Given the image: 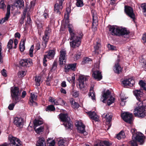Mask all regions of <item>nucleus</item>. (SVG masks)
Instances as JSON below:
<instances>
[{"label":"nucleus","instance_id":"53","mask_svg":"<svg viewBox=\"0 0 146 146\" xmlns=\"http://www.w3.org/2000/svg\"><path fill=\"white\" fill-rule=\"evenodd\" d=\"M91 61V59L88 58H84L82 62V64H84L88 62Z\"/></svg>","mask_w":146,"mask_h":146},{"label":"nucleus","instance_id":"14","mask_svg":"<svg viewBox=\"0 0 146 146\" xmlns=\"http://www.w3.org/2000/svg\"><path fill=\"white\" fill-rule=\"evenodd\" d=\"M9 144L11 146H21L20 140L15 137H9Z\"/></svg>","mask_w":146,"mask_h":146},{"label":"nucleus","instance_id":"45","mask_svg":"<svg viewBox=\"0 0 146 146\" xmlns=\"http://www.w3.org/2000/svg\"><path fill=\"white\" fill-rule=\"evenodd\" d=\"M139 84L144 90L146 91V83H145L143 81L141 80L139 82Z\"/></svg>","mask_w":146,"mask_h":146},{"label":"nucleus","instance_id":"50","mask_svg":"<svg viewBox=\"0 0 146 146\" xmlns=\"http://www.w3.org/2000/svg\"><path fill=\"white\" fill-rule=\"evenodd\" d=\"M72 95L75 98H76L79 96V92L78 91L76 90L73 91L71 93Z\"/></svg>","mask_w":146,"mask_h":146},{"label":"nucleus","instance_id":"49","mask_svg":"<svg viewBox=\"0 0 146 146\" xmlns=\"http://www.w3.org/2000/svg\"><path fill=\"white\" fill-rule=\"evenodd\" d=\"M49 37V35L44 34V35L43 36L42 38V41L48 42V40Z\"/></svg>","mask_w":146,"mask_h":146},{"label":"nucleus","instance_id":"35","mask_svg":"<svg viewBox=\"0 0 146 146\" xmlns=\"http://www.w3.org/2000/svg\"><path fill=\"white\" fill-rule=\"evenodd\" d=\"M25 40H24V39L23 41H21L20 43L19 48L20 50L21 51H23L25 49Z\"/></svg>","mask_w":146,"mask_h":146},{"label":"nucleus","instance_id":"51","mask_svg":"<svg viewBox=\"0 0 146 146\" xmlns=\"http://www.w3.org/2000/svg\"><path fill=\"white\" fill-rule=\"evenodd\" d=\"M6 7V5L3 1H1L0 2V8L3 10L5 9Z\"/></svg>","mask_w":146,"mask_h":146},{"label":"nucleus","instance_id":"57","mask_svg":"<svg viewBox=\"0 0 146 146\" xmlns=\"http://www.w3.org/2000/svg\"><path fill=\"white\" fill-rule=\"evenodd\" d=\"M108 47L109 49L111 50H116L117 49L116 47L115 46L109 44H108Z\"/></svg>","mask_w":146,"mask_h":146},{"label":"nucleus","instance_id":"26","mask_svg":"<svg viewBox=\"0 0 146 146\" xmlns=\"http://www.w3.org/2000/svg\"><path fill=\"white\" fill-rule=\"evenodd\" d=\"M46 143L44 138L43 137H39L36 143V146H46Z\"/></svg>","mask_w":146,"mask_h":146},{"label":"nucleus","instance_id":"40","mask_svg":"<svg viewBox=\"0 0 146 146\" xmlns=\"http://www.w3.org/2000/svg\"><path fill=\"white\" fill-rule=\"evenodd\" d=\"M26 74V72L23 70H21L18 72V75L19 78H22L25 76Z\"/></svg>","mask_w":146,"mask_h":146},{"label":"nucleus","instance_id":"22","mask_svg":"<svg viewBox=\"0 0 146 146\" xmlns=\"http://www.w3.org/2000/svg\"><path fill=\"white\" fill-rule=\"evenodd\" d=\"M88 114L92 120L96 121H98L99 120V117L96 114V112L94 111H90L87 112Z\"/></svg>","mask_w":146,"mask_h":146},{"label":"nucleus","instance_id":"2","mask_svg":"<svg viewBox=\"0 0 146 146\" xmlns=\"http://www.w3.org/2000/svg\"><path fill=\"white\" fill-rule=\"evenodd\" d=\"M68 28L70 35L69 39L71 41L70 42V47L74 48L79 47L81 44L83 35L82 33L80 31H74L72 25L70 24L68 25Z\"/></svg>","mask_w":146,"mask_h":146},{"label":"nucleus","instance_id":"17","mask_svg":"<svg viewBox=\"0 0 146 146\" xmlns=\"http://www.w3.org/2000/svg\"><path fill=\"white\" fill-rule=\"evenodd\" d=\"M13 122L17 126L20 128L22 127L24 124L23 119L21 117H15L13 120Z\"/></svg>","mask_w":146,"mask_h":146},{"label":"nucleus","instance_id":"30","mask_svg":"<svg viewBox=\"0 0 146 146\" xmlns=\"http://www.w3.org/2000/svg\"><path fill=\"white\" fill-rule=\"evenodd\" d=\"M125 135L123 131H121L116 136V138L118 140H120L121 139L124 138L125 137Z\"/></svg>","mask_w":146,"mask_h":146},{"label":"nucleus","instance_id":"4","mask_svg":"<svg viewBox=\"0 0 146 146\" xmlns=\"http://www.w3.org/2000/svg\"><path fill=\"white\" fill-rule=\"evenodd\" d=\"M136 129L134 128H132L131 129V132L133 134L132 136V140L131 141V146L132 143H136L137 141L141 144H143L145 141V137L144 135L140 132L135 133Z\"/></svg>","mask_w":146,"mask_h":146},{"label":"nucleus","instance_id":"62","mask_svg":"<svg viewBox=\"0 0 146 146\" xmlns=\"http://www.w3.org/2000/svg\"><path fill=\"white\" fill-rule=\"evenodd\" d=\"M40 44L39 42H37L36 44V48L37 50L40 49Z\"/></svg>","mask_w":146,"mask_h":146},{"label":"nucleus","instance_id":"1","mask_svg":"<svg viewBox=\"0 0 146 146\" xmlns=\"http://www.w3.org/2000/svg\"><path fill=\"white\" fill-rule=\"evenodd\" d=\"M134 94L139 101L134 111V115L136 117H143L146 115V106L143 105V93L140 90H136L134 91Z\"/></svg>","mask_w":146,"mask_h":146},{"label":"nucleus","instance_id":"5","mask_svg":"<svg viewBox=\"0 0 146 146\" xmlns=\"http://www.w3.org/2000/svg\"><path fill=\"white\" fill-rule=\"evenodd\" d=\"M89 77L83 75H80L77 80V86L81 91H84L85 90L87 81Z\"/></svg>","mask_w":146,"mask_h":146},{"label":"nucleus","instance_id":"11","mask_svg":"<svg viewBox=\"0 0 146 146\" xmlns=\"http://www.w3.org/2000/svg\"><path fill=\"white\" fill-rule=\"evenodd\" d=\"M63 1L64 0H57L54 5V12L58 15H59L60 13V10L63 7L62 4Z\"/></svg>","mask_w":146,"mask_h":146},{"label":"nucleus","instance_id":"10","mask_svg":"<svg viewBox=\"0 0 146 146\" xmlns=\"http://www.w3.org/2000/svg\"><path fill=\"white\" fill-rule=\"evenodd\" d=\"M121 116L124 121L129 123H131L133 120V115L132 113L128 112L122 113Z\"/></svg>","mask_w":146,"mask_h":146},{"label":"nucleus","instance_id":"25","mask_svg":"<svg viewBox=\"0 0 146 146\" xmlns=\"http://www.w3.org/2000/svg\"><path fill=\"white\" fill-rule=\"evenodd\" d=\"M119 61V59L117 60V62L115 64L113 69L115 73L117 74H119L122 71V69L118 63Z\"/></svg>","mask_w":146,"mask_h":146},{"label":"nucleus","instance_id":"16","mask_svg":"<svg viewBox=\"0 0 146 146\" xmlns=\"http://www.w3.org/2000/svg\"><path fill=\"white\" fill-rule=\"evenodd\" d=\"M125 11L126 14L131 18L133 20H134L135 18V15L133 11L132 8L131 7L125 6Z\"/></svg>","mask_w":146,"mask_h":146},{"label":"nucleus","instance_id":"8","mask_svg":"<svg viewBox=\"0 0 146 146\" xmlns=\"http://www.w3.org/2000/svg\"><path fill=\"white\" fill-rule=\"evenodd\" d=\"M11 96L15 104L18 102L20 100L19 96L20 93L19 88L17 87H13L11 89Z\"/></svg>","mask_w":146,"mask_h":146},{"label":"nucleus","instance_id":"7","mask_svg":"<svg viewBox=\"0 0 146 146\" xmlns=\"http://www.w3.org/2000/svg\"><path fill=\"white\" fill-rule=\"evenodd\" d=\"M110 94V91L108 90L104 93L101 98V100L103 103H105L106 100L109 98L107 102V104L108 106H110L113 103L115 100V98L111 96Z\"/></svg>","mask_w":146,"mask_h":146},{"label":"nucleus","instance_id":"20","mask_svg":"<svg viewBox=\"0 0 146 146\" xmlns=\"http://www.w3.org/2000/svg\"><path fill=\"white\" fill-rule=\"evenodd\" d=\"M37 98V95H35L33 93H31V96L29 98V104L32 106H36L37 104L35 102V101L36 100Z\"/></svg>","mask_w":146,"mask_h":146},{"label":"nucleus","instance_id":"28","mask_svg":"<svg viewBox=\"0 0 146 146\" xmlns=\"http://www.w3.org/2000/svg\"><path fill=\"white\" fill-rule=\"evenodd\" d=\"M103 116L106 118L107 122L109 123L111 121L112 115L111 113H108L107 114H104L103 115Z\"/></svg>","mask_w":146,"mask_h":146},{"label":"nucleus","instance_id":"9","mask_svg":"<svg viewBox=\"0 0 146 146\" xmlns=\"http://www.w3.org/2000/svg\"><path fill=\"white\" fill-rule=\"evenodd\" d=\"M46 53H47V54L44 55L43 60V65L44 66H46V62L47 61L46 59L47 58L50 60L53 58L55 54V52L54 50H51L46 52Z\"/></svg>","mask_w":146,"mask_h":146},{"label":"nucleus","instance_id":"41","mask_svg":"<svg viewBox=\"0 0 146 146\" xmlns=\"http://www.w3.org/2000/svg\"><path fill=\"white\" fill-rule=\"evenodd\" d=\"M41 79V77L40 76H38L35 77V81L36 82V86H38L40 85Z\"/></svg>","mask_w":146,"mask_h":146},{"label":"nucleus","instance_id":"47","mask_svg":"<svg viewBox=\"0 0 146 146\" xmlns=\"http://www.w3.org/2000/svg\"><path fill=\"white\" fill-rule=\"evenodd\" d=\"M76 5L78 7H82L83 6L84 4L83 0H76Z\"/></svg>","mask_w":146,"mask_h":146},{"label":"nucleus","instance_id":"33","mask_svg":"<svg viewBox=\"0 0 146 146\" xmlns=\"http://www.w3.org/2000/svg\"><path fill=\"white\" fill-rule=\"evenodd\" d=\"M70 101L73 108L74 109H77L79 108V104L73 99L70 100Z\"/></svg>","mask_w":146,"mask_h":146},{"label":"nucleus","instance_id":"34","mask_svg":"<svg viewBox=\"0 0 146 146\" xmlns=\"http://www.w3.org/2000/svg\"><path fill=\"white\" fill-rule=\"evenodd\" d=\"M43 123V121L41 120L35 119L33 122L34 123V128H36V127L42 124Z\"/></svg>","mask_w":146,"mask_h":146},{"label":"nucleus","instance_id":"55","mask_svg":"<svg viewBox=\"0 0 146 146\" xmlns=\"http://www.w3.org/2000/svg\"><path fill=\"white\" fill-rule=\"evenodd\" d=\"M47 141L48 146H54L55 143L54 140H52L50 142H49L48 139H47Z\"/></svg>","mask_w":146,"mask_h":146},{"label":"nucleus","instance_id":"43","mask_svg":"<svg viewBox=\"0 0 146 146\" xmlns=\"http://www.w3.org/2000/svg\"><path fill=\"white\" fill-rule=\"evenodd\" d=\"M141 7L143 15L146 17V4H142L141 5Z\"/></svg>","mask_w":146,"mask_h":146},{"label":"nucleus","instance_id":"18","mask_svg":"<svg viewBox=\"0 0 146 146\" xmlns=\"http://www.w3.org/2000/svg\"><path fill=\"white\" fill-rule=\"evenodd\" d=\"M92 77L96 80L99 81L102 79V77L101 72L98 70H95L94 69L92 70Z\"/></svg>","mask_w":146,"mask_h":146},{"label":"nucleus","instance_id":"58","mask_svg":"<svg viewBox=\"0 0 146 146\" xmlns=\"http://www.w3.org/2000/svg\"><path fill=\"white\" fill-rule=\"evenodd\" d=\"M1 43L0 42V64L2 63L3 62L2 56L1 55L2 47Z\"/></svg>","mask_w":146,"mask_h":146},{"label":"nucleus","instance_id":"31","mask_svg":"<svg viewBox=\"0 0 146 146\" xmlns=\"http://www.w3.org/2000/svg\"><path fill=\"white\" fill-rule=\"evenodd\" d=\"M44 20H42L41 21L40 20L38 19L36 21V23L37 24V27L38 28L40 29L42 28L44 26V23H43Z\"/></svg>","mask_w":146,"mask_h":146},{"label":"nucleus","instance_id":"23","mask_svg":"<svg viewBox=\"0 0 146 146\" xmlns=\"http://www.w3.org/2000/svg\"><path fill=\"white\" fill-rule=\"evenodd\" d=\"M91 13L93 21L92 25L93 26L96 25H97L98 22L97 13L95 10H93L91 11Z\"/></svg>","mask_w":146,"mask_h":146},{"label":"nucleus","instance_id":"24","mask_svg":"<svg viewBox=\"0 0 146 146\" xmlns=\"http://www.w3.org/2000/svg\"><path fill=\"white\" fill-rule=\"evenodd\" d=\"M76 63L69 64L65 66V72H68L70 70H75Z\"/></svg>","mask_w":146,"mask_h":146},{"label":"nucleus","instance_id":"54","mask_svg":"<svg viewBox=\"0 0 146 146\" xmlns=\"http://www.w3.org/2000/svg\"><path fill=\"white\" fill-rule=\"evenodd\" d=\"M100 47V44L98 42H97L96 45L94 46V48L95 49V51L96 53L97 52L96 50H98Z\"/></svg>","mask_w":146,"mask_h":146},{"label":"nucleus","instance_id":"56","mask_svg":"<svg viewBox=\"0 0 146 146\" xmlns=\"http://www.w3.org/2000/svg\"><path fill=\"white\" fill-rule=\"evenodd\" d=\"M34 46H31L29 50V54L31 57H33V51Z\"/></svg>","mask_w":146,"mask_h":146},{"label":"nucleus","instance_id":"29","mask_svg":"<svg viewBox=\"0 0 146 146\" xmlns=\"http://www.w3.org/2000/svg\"><path fill=\"white\" fill-rule=\"evenodd\" d=\"M94 146H111L109 143L107 141L100 142L95 145Z\"/></svg>","mask_w":146,"mask_h":146},{"label":"nucleus","instance_id":"52","mask_svg":"<svg viewBox=\"0 0 146 146\" xmlns=\"http://www.w3.org/2000/svg\"><path fill=\"white\" fill-rule=\"evenodd\" d=\"M89 96L90 97H91V98L93 100H95V92L93 91L90 92L89 94Z\"/></svg>","mask_w":146,"mask_h":146},{"label":"nucleus","instance_id":"15","mask_svg":"<svg viewBox=\"0 0 146 146\" xmlns=\"http://www.w3.org/2000/svg\"><path fill=\"white\" fill-rule=\"evenodd\" d=\"M20 64L23 67H29L32 65V60L30 58L22 59L20 60Z\"/></svg>","mask_w":146,"mask_h":146},{"label":"nucleus","instance_id":"32","mask_svg":"<svg viewBox=\"0 0 146 146\" xmlns=\"http://www.w3.org/2000/svg\"><path fill=\"white\" fill-rule=\"evenodd\" d=\"M49 101L55 105H58V98L56 99L53 98L52 97H49L48 98Z\"/></svg>","mask_w":146,"mask_h":146},{"label":"nucleus","instance_id":"36","mask_svg":"<svg viewBox=\"0 0 146 146\" xmlns=\"http://www.w3.org/2000/svg\"><path fill=\"white\" fill-rule=\"evenodd\" d=\"M51 25H49L47 27H46L45 30L44 31V34H47L50 35V33L51 32Z\"/></svg>","mask_w":146,"mask_h":146},{"label":"nucleus","instance_id":"6","mask_svg":"<svg viewBox=\"0 0 146 146\" xmlns=\"http://www.w3.org/2000/svg\"><path fill=\"white\" fill-rule=\"evenodd\" d=\"M61 121L64 122L63 125L66 129H71L72 127V123L70 118L67 114L61 113L59 115Z\"/></svg>","mask_w":146,"mask_h":146},{"label":"nucleus","instance_id":"48","mask_svg":"<svg viewBox=\"0 0 146 146\" xmlns=\"http://www.w3.org/2000/svg\"><path fill=\"white\" fill-rule=\"evenodd\" d=\"M58 105L64 106L65 104V102L60 98H58Z\"/></svg>","mask_w":146,"mask_h":146},{"label":"nucleus","instance_id":"3","mask_svg":"<svg viewBox=\"0 0 146 146\" xmlns=\"http://www.w3.org/2000/svg\"><path fill=\"white\" fill-rule=\"evenodd\" d=\"M111 34L113 35L122 36L127 38H129V32L125 28L121 27H118L116 26H111L109 28Z\"/></svg>","mask_w":146,"mask_h":146},{"label":"nucleus","instance_id":"44","mask_svg":"<svg viewBox=\"0 0 146 146\" xmlns=\"http://www.w3.org/2000/svg\"><path fill=\"white\" fill-rule=\"evenodd\" d=\"M13 41L12 39H10L9 40L7 45V48L9 49H11L13 47Z\"/></svg>","mask_w":146,"mask_h":146},{"label":"nucleus","instance_id":"21","mask_svg":"<svg viewBox=\"0 0 146 146\" xmlns=\"http://www.w3.org/2000/svg\"><path fill=\"white\" fill-rule=\"evenodd\" d=\"M10 6L9 5H8L7 7V12L5 16L3 19L0 20V23L3 24L8 20L10 17Z\"/></svg>","mask_w":146,"mask_h":146},{"label":"nucleus","instance_id":"42","mask_svg":"<svg viewBox=\"0 0 146 146\" xmlns=\"http://www.w3.org/2000/svg\"><path fill=\"white\" fill-rule=\"evenodd\" d=\"M66 141L64 139H61L58 141V146H65Z\"/></svg>","mask_w":146,"mask_h":146},{"label":"nucleus","instance_id":"38","mask_svg":"<svg viewBox=\"0 0 146 146\" xmlns=\"http://www.w3.org/2000/svg\"><path fill=\"white\" fill-rule=\"evenodd\" d=\"M35 132L38 134L41 133V132L44 131V128L42 126H40L38 128L36 129V128H34Z\"/></svg>","mask_w":146,"mask_h":146},{"label":"nucleus","instance_id":"12","mask_svg":"<svg viewBox=\"0 0 146 146\" xmlns=\"http://www.w3.org/2000/svg\"><path fill=\"white\" fill-rule=\"evenodd\" d=\"M76 126L77 127L78 132L81 133H83L86 135L87 134V132L85 130V126L81 121H77L76 123Z\"/></svg>","mask_w":146,"mask_h":146},{"label":"nucleus","instance_id":"60","mask_svg":"<svg viewBox=\"0 0 146 146\" xmlns=\"http://www.w3.org/2000/svg\"><path fill=\"white\" fill-rule=\"evenodd\" d=\"M81 54L80 52H78L77 54L74 56V58L75 60H77L78 59L80 58Z\"/></svg>","mask_w":146,"mask_h":146},{"label":"nucleus","instance_id":"13","mask_svg":"<svg viewBox=\"0 0 146 146\" xmlns=\"http://www.w3.org/2000/svg\"><path fill=\"white\" fill-rule=\"evenodd\" d=\"M59 62L60 64H64L66 60V52L64 49H62L60 51Z\"/></svg>","mask_w":146,"mask_h":146},{"label":"nucleus","instance_id":"46","mask_svg":"<svg viewBox=\"0 0 146 146\" xmlns=\"http://www.w3.org/2000/svg\"><path fill=\"white\" fill-rule=\"evenodd\" d=\"M66 11L67 13L65 14L64 17L66 19H68L69 17V14L70 12V9L69 8H66Z\"/></svg>","mask_w":146,"mask_h":146},{"label":"nucleus","instance_id":"27","mask_svg":"<svg viewBox=\"0 0 146 146\" xmlns=\"http://www.w3.org/2000/svg\"><path fill=\"white\" fill-rule=\"evenodd\" d=\"M17 7L21 9L24 6V2L23 0H17L15 4Z\"/></svg>","mask_w":146,"mask_h":146},{"label":"nucleus","instance_id":"64","mask_svg":"<svg viewBox=\"0 0 146 146\" xmlns=\"http://www.w3.org/2000/svg\"><path fill=\"white\" fill-rule=\"evenodd\" d=\"M142 38L144 43L146 42V33L143 35Z\"/></svg>","mask_w":146,"mask_h":146},{"label":"nucleus","instance_id":"19","mask_svg":"<svg viewBox=\"0 0 146 146\" xmlns=\"http://www.w3.org/2000/svg\"><path fill=\"white\" fill-rule=\"evenodd\" d=\"M122 84L125 87L128 86L132 87L135 84L134 80L131 78H130L128 79H125L122 82Z\"/></svg>","mask_w":146,"mask_h":146},{"label":"nucleus","instance_id":"63","mask_svg":"<svg viewBox=\"0 0 146 146\" xmlns=\"http://www.w3.org/2000/svg\"><path fill=\"white\" fill-rule=\"evenodd\" d=\"M48 42H46V41H42V48L44 49L46 46Z\"/></svg>","mask_w":146,"mask_h":146},{"label":"nucleus","instance_id":"37","mask_svg":"<svg viewBox=\"0 0 146 146\" xmlns=\"http://www.w3.org/2000/svg\"><path fill=\"white\" fill-rule=\"evenodd\" d=\"M127 98L125 96L121 95V102L120 103V105L122 106H123L125 104V102H126V100Z\"/></svg>","mask_w":146,"mask_h":146},{"label":"nucleus","instance_id":"59","mask_svg":"<svg viewBox=\"0 0 146 146\" xmlns=\"http://www.w3.org/2000/svg\"><path fill=\"white\" fill-rule=\"evenodd\" d=\"M1 75L4 77H6L7 76V73L6 70L3 69L1 72Z\"/></svg>","mask_w":146,"mask_h":146},{"label":"nucleus","instance_id":"39","mask_svg":"<svg viewBox=\"0 0 146 146\" xmlns=\"http://www.w3.org/2000/svg\"><path fill=\"white\" fill-rule=\"evenodd\" d=\"M55 110V108L53 105H50L48 106L46 109V111H53Z\"/></svg>","mask_w":146,"mask_h":146},{"label":"nucleus","instance_id":"61","mask_svg":"<svg viewBox=\"0 0 146 146\" xmlns=\"http://www.w3.org/2000/svg\"><path fill=\"white\" fill-rule=\"evenodd\" d=\"M99 68V65L98 63L96 64L94 66V67L92 70H94V69H95V70H98Z\"/></svg>","mask_w":146,"mask_h":146}]
</instances>
